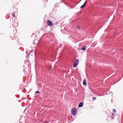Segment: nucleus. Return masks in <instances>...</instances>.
<instances>
[{
	"mask_svg": "<svg viewBox=\"0 0 123 123\" xmlns=\"http://www.w3.org/2000/svg\"><path fill=\"white\" fill-rule=\"evenodd\" d=\"M77 112V109L75 108H73L72 110V114L73 116L75 115Z\"/></svg>",
	"mask_w": 123,
	"mask_h": 123,
	"instance_id": "1",
	"label": "nucleus"
},
{
	"mask_svg": "<svg viewBox=\"0 0 123 123\" xmlns=\"http://www.w3.org/2000/svg\"><path fill=\"white\" fill-rule=\"evenodd\" d=\"M112 115L113 116H114V114L113 113H112Z\"/></svg>",
	"mask_w": 123,
	"mask_h": 123,
	"instance_id": "15",
	"label": "nucleus"
},
{
	"mask_svg": "<svg viewBox=\"0 0 123 123\" xmlns=\"http://www.w3.org/2000/svg\"><path fill=\"white\" fill-rule=\"evenodd\" d=\"M86 1H85L83 5H84L85 6V5L86 4Z\"/></svg>",
	"mask_w": 123,
	"mask_h": 123,
	"instance_id": "13",
	"label": "nucleus"
},
{
	"mask_svg": "<svg viewBox=\"0 0 123 123\" xmlns=\"http://www.w3.org/2000/svg\"><path fill=\"white\" fill-rule=\"evenodd\" d=\"M12 16L13 17H15V14L13 13L12 14Z\"/></svg>",
	"mask_w": 123,
	"mask_h": 123,
	"instance_id": "10",
	"label": "nucleus"
},
{
	"mask_svg": "<svg viewBox=\"0 0 123 123\" xmlns=\"http://www.w3.org/2000/svg\"><path fill=\"white\" fill-rule=\"evenodd\" d=\"M78 29H79V27H78Z\"/></svg>",
	"mask_w": 123,
	"mask_h": 123,
	"instance_id": "16",
	"label": "nucleus"
},
{
	"mask_svg": "<svg viewBox=\"0 0 123 123\" xmlns=\"http://www.w3.org/2000/svg\"><path fill=\"white\" fill-rule=\"evenodd\" d=\"M83 84L84 86L86 85V79H85L83 80Z\"/></svg>",
	"mask_w": 123,
	"mask_h": 123,
	"instance_id": "5",
	"label": "nucleus"
},
{
	"mask_svg": "<svg viewBox=\"0 0 123 123\" xmlns=\"http://www.w3.org/2000/svg\"><path fill=\"white\" fill-rule=\"evenodd\" d=\"M44 0L46 2H47L48 0Z\"/></svg>",
	"mask_w": 123,
	"mask_h": 123,
	"instance_id": "14",
	"label": "nucleus"
},
{
	"mask_svg": "<svg viewBox=\"0 0 123 123\" xmlns=\"http://www.w3.org/2000/svg\"><path fill=\"white\" fill-rule=\"evenodd\" d=\"M46 23L49 26H52L53 25L52 22L49 20H47Z\"/></svg>",
	"mask_w": 123,
	"mask_h": 123,
	"instance_id": "3",
	"label": "nucleus"
},
{
	"mask_svg": "<svg viewBox=\"0 0 123 123\" xmlns=\"http://www.w3.org/2000/svg\"><path fill=\"white\" fill-rule=\"evenodd\" d=\"M83 105V103L82 102H80L79 104L78 107H81Z\"/></svg>",
	"mask_w": 123,
	"mask_h": 123,
	"instance_id": "6",
	"label": "nucleus"
},
{
	"mask_svg": "<svg viewBox=\"0 0 123 123\" xmlns=\"http://www.w3.org/2000/svg\"><path fill=\"white\" fill-rule=\"evenodd\" d=\"M79 62L77 59H76L75 60L74 63L73 65V67L74 68H76Z\"/></svg>",
	"mask_w": 123,
	"mask_h": 123,
	"instance_id": "2",
	"label": "nucleus"
},
{
	"mask_svg": "<svg viewBox=\"0 0 123 123\" xmlns=\"http://www.w3.org/2000/svg\"><path fill=\"white\" fill-rule=\"evenodd\" d=\"M36 93H40V92H39L38 91H36L35 92Z\"/></svg>",
	"mask_w": 123,
	"mask_h": 123,
	"instance_id": "12",
	"label": "nucleus"
},
{
	"mask_svg": "<svg viewBox=\"0 0 123 123\" xmlns=\"http://www.w3.org/2000/svg\"><path fill=\"white\" fill-rule=\"evenodd\" d=\"M86 46H83L82 48V49L83 50H85L86 49Z\"/></svg>",
	"mask_w": 123,
	"mask_h": 123,
	"instance_id": "7",
	"label": "nucleus"
},
{
	"mask_svg": "<svg viewBox=\"0 0 123 123\" xmlns=\"http://www.w3.org/2000/svg\"><path fill=\"white\" fill-rule=\"evenodd\" d=\"M96 97H93L92 98V100H95L96 99Z\"/></svg>",
	"mask_w": 123,
	"mask_h": 123,
	"instance_id": "8",
	"label": "nucleus"
},
{
	"mask_svg": "<svg viewBox=\"0 0 123 123\" xmlns=\"http://www.w3.org/2000/svg\"><path fill=\"white\" fill-rule=\"evenodd\" d=\"M12 25L13 27H16L18 26V24L17 22H16L15 21L13 23L12 22Z\"/></svg>",
	"mask_w": 123,
	"mask_h": 123,
	"instance_id": "4",
	"label": "nucleus"
},
{
	"mask_svg": "<svg viewBox=\"0 0 123 123\" xmlns=\"http://www.w3.org/2000/svg\"><path fill=\"white\" fill-rule=\"evenodd\" d=\"M113 113H115L116 112V110L115 109H113Z\"/></svg>",
	"mask_w": 123,
	"mask_h": 123,
	"instance_id": "9",
	"label": "nucleus"
},
{
	"mask_svg": "<svg viewBox=\"0 0 123 123\" xmlns=\"http://www.w3.org/2000/svg\"><path fill=\"white\" fill-rule=\"evenodd\" d=\"M84 5H83L81 6V7H80V8H83V7H84Z\"/></svg>",
	"mask_w": 123,
	"mask_h": 123,
	"instance_id": "11",
	"label": "nucleus"
}]
</instances>
